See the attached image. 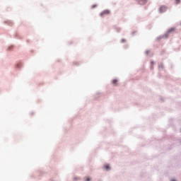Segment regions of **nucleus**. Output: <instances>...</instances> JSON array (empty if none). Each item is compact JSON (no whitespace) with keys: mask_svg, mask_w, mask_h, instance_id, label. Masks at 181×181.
I'll use <instances>...</instances> for the list:
<instances>
[{"mask_svg":"<svg viewBox=\"0 0 181 181\" xmlns=\"http://www.w3.org/2000/svg\"><path fill=\"white\" fill-rule=\"evenodd\" d=\"M149 53V51H146V54H148Z\"/></svg>","mask_w":181,"mask_h":181,"instance_id":"14","label":"nucleus"},{"mask_svg":"<svg viewBox=\"0 0 181 181\" xmlns=\"http://www.w3.org/2000/svg\"><path fill=\"white\" fill-rule=\"evenodd\" d=\"M105 15H110V11L108 10H105L102 13H100V16H104Z\"/></svg>","mask_w":181,"mask_h":181,"instance_id":"4","label":"nucleus"},{"mask_svg":"<svg viewBox=\"0 0 181 181\" xmlns=\"http://www.w3.org/2000/svg\"><path fill=\"white\" fill-rule=\"evenodd\" d=\"M151 64H153V62H151Z\"/></svg>","mask_w":181,"mask_h":181,"instance_id":"17","label":"nucleus"},{"mask_svg":"<svg viewBox=\"0 0 181 181\" xmlns=\"http://www.w3.org/2000/svg\"><path fill=\"white\" fill-rule=\"evenodd\" d=\"M16 67L17 69H19V64H17L16 65Z\"/></svg>","mask_w":181,"mask_h":181,"instance_id":"11","label":"nucleus"},{"mask_svg":"<svg viewBox=\"0 0 181 181\" xmlns=\"http://www.w3.org/2000/svg\"><path fill=\"white\" fill-rule=\"evenodd\" d=\"M151 69H153V66L152 65L151 66Z\"/></svg>","mask_w":181,"mask_h":181,"instance_id":"15","label":"nucleus"},{"mask_svg":"<svg viewBox=\"0 0 181 181\" xmlns=\"http://www.w3.org/2000/svg\"><path fill=\"white\" fill-rule=\"evenodd\" d=\"M140 5H145L148 2V0H136Z\"/></svg>","mask_w":181,"mask_h":181,"instance_id":"5","label":"nucleus"},{"mask_svg":"<svg viewBox=\"0 0 181 181\" xmlns=\"http://www.w3.org/2000/svg\"><path fill=\"white\" fill-rule=\"evenodd\" d=\"M124 42H125V40H124V39H122V43H124Z\"/></svg>","mask_w":181,"mask_h":181,"instance_id":"13","label":"nucleus"},{"mask_svg":"<svg viewBox=\"0 0 181 181\" xmlns=\"http://www.w3.org/2000/svg\"><path fill=\"white\" fill-rule=\"evenodd\" d=\"M176 4H180V0H175Z\"/></svg>","mask_w":181,"mask_h":181,"instance_id":"10","label":"nucleus"},{"mask_svg":"<svg viewBox=\"0 0 181 181\" xmlns=\"http://www.w3.org/2000/svg\"><path fill=\"white\" fill-rule=\"evenodd\" d=\"M166 11H168V7H166L165 6H160L159 8L160 13H163V12H166Z\"/></svg>","mask_w":181,"mask_h":181,"instance_id":"1","label":"nucleus"},{"mask_svg":"<svg viewBox=\"0 0 181 181\" xmlns=\"http://www.w3.org/2000/svg\"><path fill=\"white\" fill-rule=\"evenodd\" d=\"M117 83H118V79H114V80L112 81V84H113L114 86H117Z\"/></svg>","mask_w":181,"mask_h":181,"instance_id":"7","label":"nucleus"},{"mask_svg":"<svg viewBox=\"0 0 181 181\" xmlns=\"http://www.w3.org/2000/svg\"><path fill=\"white\" fill-rule=\"evenodd\" d=\"M91 180H93V178H91L90 177H86V181H91Z\"/></svg>","mask_w":181,"mask_h":181,"instance_id":"8","label":"nucleus"},{"mask_svg":"<svg viewBox=\"0 0 181 181\" xmlns=\"http://www.w3.org/2000/svg\"><path fill=\"white\" fill-rule=\"evenodd\" d=\"M158 69H163V64H160L158 65Z\"/></svg>","mask_w":181,"mask_h":181,"instance_id":"9","label":"nucleus"},{"mask_svg":"<svg viewBox=\"0 0 181 181\" xmlns=\"http://www.w3.org/2000/svg\"><path fill=\"white\" fill-rule=\"evenodd\" d=\"M171 181H176V180L175 179H173Z\"/></svg>","mask_w":181,"mask_h":181,"instance_id":"16","label":"nucleus"},{"mask_svg":"<svg viewBox=\"0 0 181 181\" xmlns=\"http://www.w3.org/2000/svg\"><path fill=\"white\" fill-rule=\"evenodd\" d=\"M173 30H175V28H173L168 30V32L164 35V37H168V36H169V33H170L171 32H173Z\"/></svg>","mask_w":181,"mask_h":181,"instance_id":"2","label":"nucleus"},{"mask_svg":"<svg viewBox=\"0 0 181 181\" xmlns=\"http://www.w3.org/2000/svg\"><path fill=\"white\" fill-rule=\"evenodd\" d=\"M96 6H97V5H93V6H92V8H95Z\"/></svg>","mask_w":181,"mask_h":181,"instance_id":"12","label":"nucleus"},{"mask_svg":"<svg viewBox=\"0 0 181 181\" xmlns=\"http://www.w3.org/2000/svg\"><path fill=\"white\" fill-rule=\"evenodd\" d=\"M104 170H106L107 172H110L111 170V167H110V165H105L103 166Z\"/></svg>","mask_w":181,"mask_h":181,"instance_id":"3","label":"nucleus"},{"mask_svg":"<svg viewBox=\"0 0 181 181\" xmlns=\"http://www.w3.org/2000/svg\"><path fill=\"white\" fill-rule=\"evenodd\" d=\"M74 181H80V180H81V178H80V177H74Z\"/></svg>","mask_w":181,"mask_h":181,"instance_id":"6","label":"nucleus"}]
</instances>
